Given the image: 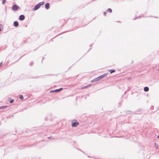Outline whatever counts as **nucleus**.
<instances>
[{
    "label": "nucleus",
    "mask_w": 159,
    "mask_h": 159,
    "mask_svg": "<svg viewBox=\"0 0 159 159\" xmlns=\"http://www.w3.org/2000/svg\"><path fill=\"white\" fill-rule=\"evenodd\" d=\"M44 2H39L38 4H39L40 7L44 4Z\"/></svg>",
    "instance_id": "obj_15"
},
{
    "label": "nucleus",
    "mask_w": 159,
    "mask_h": 159,
    "mask_svg": "<svg viewBox=\"0 0 159 159\" xmlns=\"http://www.w3.org/2000/svg\"><path fill=\"white\" fill-rule=\"evenodd\" d=\"M1 30H0V31H1Z\"/></svg>",
    "instance_id": "obj_35"
},
{
    "label": "nucleus",
    "mask_w": 159,
    "mask_h": 159,
    "mask_svg": "<svg viewBox=\"0 0 159 159\" xmlns=\"http://www.w3.org/2000/svg\"><path fill=\"white\" fill-rule=\"evenodd\" d=\"M106 12H104V14L105 16H106Z\"/></svg>",
    "instance_id": "obj_24"
},
{
    "label": "nucleus",
    "mask_w": 159,
    "mask_h": 159,
    "mask_svg": "<svg viewBox=\"0 0 159 159\" xmlns=\"http://www.w3.org/2000/svg\"><path fill=\"white\" fill-rule=\"evenodd\" d=\"M40 7V6L39 4H38L36 5L33 8V11H36Z\"/></svg>",
    "instance_id": "obj_3"
},
{
    "label": "nucleus",
    "mask_w": 159,
    "mask_h": 159,
    "mask_svg": "<svg viewBox=\"0 0 159 159\" xmlns=\"http://www.w3.org/2000/svg\"><path fill=\"white\" fill-rule=\"evenodd\" d=\"M44 58H42V60L44 59Z\"/></svg>",
    "instance_id": "obj_33"
},
{
    "label": "nucleus",
    "mask_w": 159,
    "mask_h": 159,
    "mask_svg": "<svg viewBox=\"0 0 159 159\" xmlns=\"http://www.w3.org/2000/svg\"><path fill=\"white\" fill-rule=\"evenodd\" d=\"M33 64H34V63H33V62H31L30 63V66H32L33 65Z\"/></svg>",
    "instance_id": "obj_20"
},
{
    "label": "nucleus",
    "mask_w": 159,
    "mask_h": 159,
    "mask_svg": "<svg viewBox=\"0 0 159 159\" xmlns=\"http://www.w3.org/2000/svg\"><path fill=\"white\" fill-rule=\"evenodd\" d=\"M154 145H155V147L156 148H158L159 146H158V144L157 143H155Z\"/></svg>",
    "instance_id": "obj_11"
},
{
    "label": "nucleus",
    "mask_w": 159,
    "mask_h": 159,
    "mask_svg": "<svg viewBox=\"0 0 159 159\" xmlns=\"http://www.w3.org/2000/svg\"><path fill=\"white\" fill-rule=\"evenodd\" d=\"M45 7L46 9H48L49 8V4L48 3L46 4L45 5Z\"/></svg>",
    "instance_id": "obj_6"
},
{
    "label": "nucleus",
    "mask_w": 159,
    "mask_h": 159,
    "mask_svg": "<svg viewBox=\"0 0 159 159\" xmlns=\"http://www.w3.org/2000/svg\"><path fill=\"white\" fill-rule=\"evenodd\" d=\"M149 90V88L148 87H145L144 88V91L145 92H148Z\"/></svg>",
    "instance_id": "obj_8"
},
{
    "label": "nucleus",
    "mask_w": 159,
    "mask_h": 159,
    "mask_svg": "<svg viewBox=\"0 0 159 159\" xmlns=\"http://www.w3.org/2000/svg\"><path fill=\"white\" fill-rule=\"evenodd\" d=\"M19 7L16 5H14L12 7V9L14 11L17 10L19 8Z\"/></svg>",
    "instance_id": "obj_1"
},
{
    "label": "nucleus",
    "mask_w": 159,
    "mask_h": 159,
    "mask_svg": "<svg viewBox=\"0 0 159 159\" xmlns=\"http://www.w3.org/2000/svg\"><path fill=\"white\" fill-rule=\"evenodd\" d=\"M14 25L15 27H17L19 25L17 21H15L14 22Z\"/></svg>",
    "instance_id": "obj_7"
},
{
    "label": "nucleus",
    "mask_w": 159,
    "mask_h": 159,
    "mask_svg": "<svg viewBox=\"0 0 159 159\" xmlns=\"http://www.w3.org/2000/svg\"><path fill=\"white\" fill-rule=\"evenodd\" d=\"M107 73H105L102 75V76H103V77L106 76L107 75Z\"/></svg>",
    "instance_id": "obj_18"
},
{
    "label": "nucleus",
    "mask_w": 159,
    "mask_h": 159,
    "mask_svg": "<svg viewBox=\"0 0 159 159\" xmlns=\"http://www.w3.org/2000/svg\"><path fill=\"white\" fill-rule=\"evenodd\" d=\"M157 137L158 138H159V135Z\"/></svg>",
    "instance_id": "obj_29"
},
{
    "label": "nucleus",
    "mask_w": 159,
    "mask_h": 159,
    "mask_svg": "<svg viewBox=\"0 0 159 159\" xmlns=\"http://www.w3.org/2000/svg\"><path fill=\"white\" fill-rule=\"evenodd\" d=\"M91 85V84H89L88 85L84 87V88H87L88 87L90 86Z\"/></svg>",
    "instance_id": "obj_16"
},
{
    "label": "nucleus",
    "mask_w": 159,
    "mask_h": 159,
    "mask_svg": "<svg viewBox=\"0 0 159 159\" xmlns=\"http://www.w3.org/2000/svg\"><path fill=\"white\" fill-rule=\"evenodd\" d=\"M89 46H90V47H91L92 46V44H90V45H89Z\"/></svg>",
    "instance_id": "obj_27"
},
{
    "label": "nucleus",
    "mask_w": 159,
    "mask_h": 159,
    "mask_svg": "<svg viewBox=\"0 0 159 159\" xmlns=\"http://www.w3.org/2000/svg\"><path fill=\"white\" fill-rule=\"evenodd\" d=\"M103 76H102V75H100V76H99V77H98V78L99 79V80L100 79H102V78H103Z\"/></svg>",
    "instance_id": "obj_17"
},
{
    "label": "nucleus",
    "mask_w": 159,
    "mask_h": 159,
    "mask_svg": "<svg viewBox=\"0 0 159 159\" xmlns=\"http://www.w3.org/2000/svg\"><path fill=\"white\" fill-rule=\"evenodd\" d=\"M84 153V154H85V153L83 152V151H82Z\"/></svg>",
    "instance_id": "obj_30"
},
{
    "label": "nucleus",
    "mask_w": 159,
    "mask_h": 159,
    "mask_svg": "<svg viewBox=\"0 0 159 159\" xmlns=\"http://www.w3.org/2000/svg\"><path fill=\"white\" fill-rule=\"evenodd\" d=\"M51 137H48V139H50V138Z\"/></svg>",
    "instance_id": "obj_28"
},
{
    "label": "nucleus",
    "mask_w": 159,
    "mask_h": 159,
    "mask_svg": "<svg viewBox=\"0 0 159 159\" xmlns=\"http://www.w3.org/2000/svg\"><path fill=\"white\" fill-rule=\"evenodd\" d=\"M79 125V123L78 122H75L72 124L71 125L72 127H76Z\"/></svg>",
    "instance_id": "obj_4"
},
{
    "label": "nucleus",
    "mask_w": 159,
    "mask_h": 159,
    "mask_svg": "<svg viewBox=\"0 0 159 159\" xmlns=\"http://www.w3.org/2000/svg\"><path fill=\"white\" fill-rule=\"evenodd\" d=\"M6 0H3L2 1V4H4L6 2Z\"/></svg>",
    "instance_id": "obj_21"
},
{
    "label": "nucleus",
    "mask_w": 159,
    "mask_h": 159,
    "mask_svg": "<svg viewBox=\"0 0 159 159\" xmlns=\"http://www.w3.org/2000/svg\"><path fill=\"white\" fill-rule=\"evenodd\" d=\"M38 78L37 77H33V78Z\"/></svg>",
    "instance_id": "obj_25"
},
{
    "label": "nucleus",
    "mask_w": 159,
    "mask_h": 159,
    "mask_svg": "<svg viewBox=\"0 0 159 159\" xmlns=\"http://www.w3.org/2000/svg\"><path fill=\"white\" fill-rule=\"evenodd\" d=\"M157 70L159 71V68Z\"/></svg>",
    "instance_id": "obj_32"
},
{
    "label": "nucleus",
    "mask_w": 159,
    "mask_h": 159,
    "mask_svg": "<svg viewBox=\"0 0 159 159\" xmlns=\"http://www.w3.org/2000/svg\"><path fill=\"white\" fill-rule=\"evenodd\" d=\"M63 89V88H60L59 89H56L54 90L50 91L51 92H57Z\"/></svg>",
    "instance_id": "obj_2"
},
{
    "label": "nucleus",
    "mask_w": 159,
    "mask_h": 159,
    "mask_svg": "<svg viewBox=\"0 0 159 159\" xmlns=\"http://www.w3.org/2000/svg\"><path fill=\"white\" fill-rule=\"evenodd\" d=\"M25 17L24 15H21L19 16V19L21 20H24Z\"/></svg>",
    "instance_id": "obj_5"
},
{
    "label": "nucleus",
    "mask_w": 159,
    "mask_h": 159,
    "mask_svg": "<svg viewBox=\"0 0 159 159\" xmlns=\"http://www.w3.org/2000/svg\"><path fill=\"white\" fill-rule=\"evenodd\" d=\"M134 62H133V61H132L131 62V63H133Z\"/></svg>",
    "instance_id": "obj_31"
},
{
    "label": "nucleus",
    "mask_w": 159,
    "mask_h": 159,
    "mask_svg": "<svg viewBox=\"0 0 159 159\" xmlns=\"http://www.w3.org/2000/svg\"><path fill=\"white\" fill-rule=\"evenodd\" d=\"M99 80V79L98 77L96 78L95 79H94L93 80H92L91 81V82H95L98 81Z\"/></svg>",
    "instance_id": "obj_9"
},
{
    "label": "nucleus",
    "mask_w": 159,
    "mask_h": 159,
    "mask_svg": "<svg viewBox=\"0 0 159 159\" xmlns=\"http://www.w3.org/2000/svg\"><path fill=\"white\" fill-rule=\"evenodd\" d=\"M88 157H90L89 156H88Z\"/></svg>",
    "instance_id": "obj_34"
},
{
    "label": "nucleus",
    "mask_w": 159,
    "mask_h": 159,
    "mask_svg": "<svg viewBox=\"0 0 159 159\" xmlns=\"http://www.w3.org/2000/svg\"><path fill=\"white\" fill-rule=\"evenodd\" d=\"M2 62H1V63H0V66H2Z\"/></svg>",
    "instance_id": "obj_26"
},
{
    "label": "nucleus",
    "mask_w": 159,
    "mask_h": 159,
    "mask_svg": "<svg viewBox=\"0 0 159 159\" xmlns=\"http://www.w3.org/2000/svg\"><path fill=\"white\" fill-rule=\"evenodd\" d=\"M66 32H63V33H60V34H58V35H57L55 37H57V36L58 35H60V34H63V33H66Z\"/></svg>",
    "instance_id": "obj_23"
},
{
    "label": "nucleus",
    "mask_w": 159,
    "mask_h": 159,
    "mask_svg": "<svg viewBox=\"0 0 159 159\" xmlns=\"http://www.w3.org/2000/svg\"><path fill=\"white\" fill-rule=\"evenodd\" d=\"M107 12H109L111 13L112 12V10L111 8H108L107 10Z\"/></svg>",
    "instance_id": "obj_12"
},
{
    "label": "nucleus",
    "mask_w": 159,
    "mask_h": 159,
    "mask_svg": "<svg viewBox=\"0 0 159 159\" xmlns=\"http://www.w3.org/2000/svg\"><path fill=\"white\" fill-rule=\"evenodd\" d=\"M19 98L20 99L22 100L24 99V97L22 95H20L19 96Z\"/></svg>",
    "instance_id": "obj_14"
},
{
    "label": "nucleus",
    "mask_w": 159,
    "mask_h": 159,
    "mask_svg": "<svg viewBox=\"0 0 159 159\" xmlns=\"http://www.w3.org/2000/svg\"><path fill=\"white\" fill-rule=\"evenodd\" d=\"M3 29L2 26L0 24V30H2Z\"/></svg>",
    "instance_id": "obj_19"
},
{
    "label": "nucleus",
    "mask_w": 159,
    "mask_h": 159,
    "mask_svg": "<svg viewBox=\"0 0 159 159\" xmlns=\"http://www.w3.org/2000/svg\"><path fill=\"white\" fill-rule=\"evenodd\" d=\"M7 107V106H1L0 107V109L5 108Z\"/></svg>",
    "instance_id": "obj_10"
},
{
    "label": "nucleus",
    "mask_w": 159,
    "mask_h": 159,
    "mask_svg": "<svg viewBox=\"0 0 159 159\" xmlns=\"http://www.w3.org/2000/svg\"><path fill=\"white\" fill-rule=\"evenodd\" d=\"M109 71H110L111 73H112L113 72H115V70H109Z\"/></svg>",
    "instance_id": "obj_13"
},
{
    "label": "nucleus",
    "mask_w": 159,
    "mask_h": 159,
    "mask_svg": "<svg viewBox=\"0 0 159 159\" xmlns=\"http://www.w3.org/2000/svg\"><path fill=\"white\" fill-rule=\"evenodd\" d=\"M13 101H14V100L12 99V100H10L9 102L10 103H12L13 102Z\"/></svg>",
    "instance_id": "obj_22"
}]
</instances>
